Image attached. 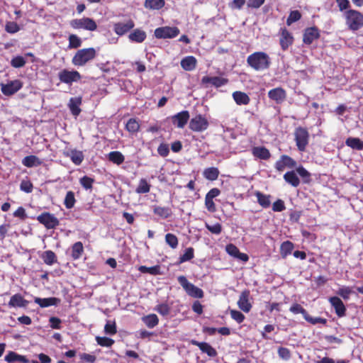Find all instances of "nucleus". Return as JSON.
Listing matches in <instances>:
<instances>
[{
    "label": "nucleus",
    "instance_id": "f257e3e1",
    "mask_svg": "<svg viewBox=\"0 0 363 363\" xmlns=\"http://www.w3.org/2000/svg\"><path fill=\"white\" fill-rule=\"evenodd\" d=\"M249 67L255 71L268 69L271 65V58L269 55L262 51L255 52L247 57Z\"/></svg>",
    "mask_w": 363,
    "mask_h": 363
},
{
    "label": "nucleus",
    "instance_id": "f03ea898",
    "mask_svg": "<svg viewBox=\"0 0 363 363\" xmlns=\"http://www.w3.org/2000/svg\"><path fill=\"white\" fill-rule=\"evenodd\" d=\"M96 57V50L94 48L78 50L72 59V63L77 67L84 66Z\"/></svg>",
    "mask_w": 363,
    "mask_h": 363
},
{
    "label": "nucleus",
    "instance_id": "7ed1b4c3",
    "mask_svg": "<svg viewBox=\"0 0 363 363\" xmlns=\"http://www.w3.org/2000/svg\"><path fill=\"white\" fill-rule=\"evenodd\" d=\"M344 15L346 25L350 30L356 31L363 26V15L359 11L350 9Z\"/></svg>",
    "mask_w": 363,
    "mask_h": 363
},
{
    "label": "nucleus",
    "instance_id": "20e7f679",
    "mask_svg": "<svg viewBox=\"0 0 363 363\" xmlns=\"http://www.w3.org/2000/svg\"><path fill=\"white\" fill-rule=\"evenodd\" d=\"M294 141L300 152H305L309 143L310 134L306 128L298 126L294 132Z\"/></svg>",
    "mask_w": 363,
    "mask_h": 363
},
{
    "label": "nucleus",
    "instance_id": "39448f33",
    "mask_svg": "<svg viewBox=\"0 0 363 363\" xmlns=\"http://www.w3.org/2000/svg\"><path fill=\"white\" fill-rule=\"evenodd\" d=\"M177 280L189 296L198 298L203 297V290L190 283L186 277L181 275L178 277Z\"/></svg>",
    "mask_w": 363,
    "mask_h": 363
},
{
    "label": "nucleus",
    "instance_id": "423d86ee",
    "mask_svg": "<svg viewBox=\"0 0 363 363\" xmlns=\"http://www.w3.org/2000/svg\"><path fill=\"white\" fill-rule=\"evenodd\" d=\"M69 25L74 29H84L89 31H94L97 29L96 21L89 17L72 19L70 21Z\"/></svg>",
    "mask_w": 363,
    "mask_h": 363
},
{
    "label": "nucleus",
    "instance_id": "0eeeda50",
    "mask_svg": "<svg viewBox=\"0 0 363 363\" xmlns=\"http://www.w3.org/2000/svg\"><path fill=\"white\" fill-rule=\"evenodd\" d=\"M37 220L47 229H55L60 225L58 218L49 212H43L38 216Z\"/></svg>",
    "mask_w": 363,
    "mask_h": 363
},
{
    "label": "nucleus",
    "instance_id": "6e6552de",
    "mask_svg": "<svg viewBox=\"0 0 363 363\" xmlns=\"http://www.w3.org/2000/svg\"><path fill=\"white\" fill-rule=\"evenodd\" d=\"M209 125L207 118L201 114L193 117L189 124V128L194 132H203L206 130Z\"/></svg>",
    "mask_w": 363,
    "mask_h": 363
},
{
    "label": "nucleus",
    "instance_id": "1a4fd4ad",
    "mask_svg": "<svg viewBox=\"0 0 363 363\" xmlns=\"http://www.w3.org/2000/svg\"><path fill=\"white\" fill-rule=\"evenodd\" d=\"M179 29L177 27L164 26L155 30V36L158 39L173 38L179 34Z\"/></svg>",
    "mask_w": 363,
    "mask_h": 363
},
{
    "label": "nucleus",
    "instance_id": "9d476101",
    "mask_svg": "<svg viewBox=\"0 0 363 363\" xmlns=\"http://www.w3.org/2000/svg\"><path fill=\"white\" fill-rule=\"evenodd\" d=\"M58 78L62 83L72 84L74 82L79 81L82 77L78 71H69L67 69H64L58 73Z\"/></svg>",
    "mask_w": 363,
    "mask_h": 363
},
{
    "label": "nucleus",
    "instance_id": "9b49d317",
    "mask_svg": "<svg viewBox=\"0 0 363 363\" xmlns=\"http://www.w3.org/2000/svg\"><path fill=\"white\" fill-rule=\"evenodd\" d=\"M23 86L19 79L9 82L7 84H1V91L5 96H11L18 91Z\"/></svg>",
    "mask_w": 363,
    "mask_h": 363
},
{
    "label": "nucleus",
    "instance_id": "f8f14e48",
    "mask_svg": "<svg viewBox=\"0 0 363 363\" xmlns=\"http://www.w3.org/2000/svg\"><path fill=\"white\" fill-rule=\"evenodd\" d=\"M190 115L188 111H182L172 116L169 118L172 123L179 128H184L189 121Z\"/></svg>",
    "mask_w": 363,
    "mask_h": 363
},
{
    "label": "nucleus",
    "instance_id": "ddd939ff",
    "mask_svg": "<svg viewBox=\"0 0 363 363\" xmlns=\"http://www.w3.org/2000/svg\"><path fill=\"white\" fill-rule=\"evenodd\" d=\"M320 36V30L316 26L309 27L304 30L303 42L306 45H311Z\"/></svg>",
    "mask_w": 363,
    "mask_h": 363
},
{
    "label": "nucleus",
    "instance_id": "4468645a",
    "mask_svg": "<svg viewBox=\"0 0 363 363\" xmlns=\"http://www.w3.org/2000/svg\"><path fill=\"white\" fill-rule=\"evenodd\" d=\"M250 296V291L249 289L243 290L238 301V306L240 310L245 313H248L252 308V304L250 303L249 298Z\"/></svg>",
    "mask_w": 363,
    "mask_h": 363
},
{
    "label": "nucleus",
    "instance_id": "2eb2a0df",
    "mask_svg": "<svg viewBox=\"0 0 363 363\" xmlns=\"http://www.w3.org/2000/svg\"><path fill=\"white\" fill-rule=\"evenodd\" d=\"M328 301L334 308L336 315L339 318L345 316L347 309L340 298L337 296H332L329 298Z\"/></svg>",
    "mask_w": 363,
    "mask_h": 363
},
{
    "label": "nucleus",
    "instance_id": "dca6fc26",
    "mask_svg": "<svg viewBox=\"0 0 363 363\" xmlns=\"http://www.w3.org/2000/svg\"><path fill=\"white\" fill-rule=\"evenodd\" d=\"M135 26V23L132 19H129L125 23L118 22L113 25V30L118 35H123L133 29Z\"/></svg>",
    "mask_w": 363,
    "mask_h": 363
},
{
    "label": "nucleus",
    "instance_id": "f3484780",
    "mask_svg": "<svg viewBox=\"0 0 363 363\" xmlns=\"http://www.w3.org/2000/svg\"><path fill=\"white\" fill-rule=\"evenodd\" d=\"M296 166V162L286 155H281L280 159L275 163V168L279 172H282L286 167L289 168H294Z\"/></svg>",
    "mask_w": 363,
    "mask_h": 363
},
{
    "label": "nucleus",
    "instance_id": "a211bd4d",
    "mask_svg": "<svg viewBox=\"0 0 363 363\" xmlns=\"http://www.w3.org/2000/svg\"><path fill=\"white\" fill-rule=\"evenodd\" d=\"M190 343L199 347L203 353L206 354L210 357H215L218 355V352L210 344L205 342H199L196 340H191Z\"/></svg>",
    "mask_w": 363,
    "mask_h": 363
},
{
    "label": "nucleus",
    "instance_id": "6ab92c4d",
    "mask_svg": "<svg viewBox=\"0 0 363 363\" xmlns=\"http://www.w3.org/2000/svg\"><path fill=\"white\" fill-rule=\"evenodd\" d=\"M268 97L279 104L286 99V92L283 88L277 87L269 91Z\"/></svg>",
    "mask_w": 363,
    "mask_h": 363
},
{
    "label": "nucleus",
    "instance_id": "aec40b11",
    "mask_svg": "<svg viewBox=\"0 0 363 363\" xmlns=\"http://www.w3.org/2000/svg\"><path fill=\"white\" fill-rule=\"evenodd\" d=\"M28 303L29 301L25 299L21 294H16L11 297L8 306L10 308H26Z\"/></svg>",
    "mask_w": 363,
    "mask_h": 363
},
{
    "label": "nucleus",
    "instance_id": "412c9836",
    "mask_svg": "<svg viewBox=\"0 0 363 363\" xmlns=\"http://www.w3.org/2000/svg\"><path fill=\"white\" fill-rule=\"evenodd\" d=\"M201 83L203 84H211L213 86L218 88L227 84L228 83V79L227 78L220 77L204 76L201 79Z\"/></svg>",
    "mask_w": 363,
    "mask_h": 363
},
{
    "label": "nucleus",
    "instance_id": "4be33fe9",
    "mask_svg": "<svg viewBox=\"0 0 363 363\" xmlns=\"http://www.w3.org/2000/svg\"><path fill=\"white\" fill-rule=\"evenodd\" d=\"M294 42V38L290 32L286 28H282L281 30V36L279 39V43L283 50H286L289 47L292 45Z\"/></svg>",
    "mask_w": 363,
    "mask_h": 363
},
{
    "label": "nucleus",
    "instance_id": "5701e85b",
    "mask_svg": "<svg viewBox=\"0 0 363 363\" xmlns=\"http://www.w3.org/2000/svg\"><path fill=\"white\" fill-rule=\"evenodd\" d=\"M63 155L69 157L75 165H80L84 159L82 151L76 149L65 151Z\"/></svg>",
    "mask_w": 363,
    "mask_h": 363
},
{
    "label": "nucleus",
    "instance_id": "b1692460",
    "mask_svg": "<svg viewBox=\"0 0 363 363\" xmlns=\"http://www.w3.org/2000/svg\"><path fill=\"white\" fill-rule=\"evenodd\" d=\"M252 154L255 158L263 160H268L272 156L269 150L264 146L253 147Z\"/></svg>",
    "mask_w": 363,
    "mask_h": 363
},
{
    "label": "nucleus",
    "instance_id": "393cba45",
    "mask_svg": "<svg viewBox=\"0 0 363 363\" xmlns=\"http://www.w3.org/2000/svg\"><path fill=\"white\" fill-rule=\"evenodd\" d=\"M35 303L38 304L41 308H47L52 306H57L60 303V299L56 297L39 298H34Z\"/></svg>",
    "mask_w": 363,
    "mask_h": 363
},
{
    "label": "nucleus",
    "instance_id": "a878e982",
    "mask_svg": "<svg viewBox=\"0 0 363 363\" xmlns=\"http://www.w3.org/2000/svg\"><path fill=\"white\" fill-rule=\"evenodd\" d=\"M82 97H72L69 99L68 103V107L70 110L71 113L74 116H78L82 110L79 108V106L82 104Z\"/></svg>",
    "mask_w": 363,
    "mask_h": 363
},
{
    "label": "nucleus",
    "instance_id": "bb28decb",
    "mask_svg": "<svg viewBox=\"0 0 363 363\" xmlns=\"http://www.w3.org/2000/svg\"><path fill=\"white\" fill-rule=\"evenodd\" d=\"M153 213L162 219H167L172 215V209L168 206H153Z\"/></svg>",
    "mask_w": 363,
    "mask_h": 363
},
{
    "label": "nucleus",
    "instance_id": "cd10ccee",
    "mask_svg": "<svg viewBox=\"0 0 363 363\" xmlns=\"http://www.w3.org/2000/svg\"><path fill=\"white\" fill-rule=\"evenodd\" d=\"M197 65V60L194 56H186L181 60V67L185 71L194 70Z\"/></svg>",
    "mask_w": 363,
    "mask_h": 363
},
{
    "label": "nucleus",
    "instance_id": "c85d7f7f",
    "mask_svg": "<svg viewBox=\"0 0 363 363\" xmlns=\"http://www.w3.org/2000/svg\"><path fill=\"white\" fill-rule=\"evenodd\" d=\"M255 196L257 197V203L263 208H267L271 205V195L264 194L259 191L255 192Z\"/></svg>",
    "mask_w": 363,
    "mask_h": 363
},
{
    "label": "nucleus",
    "instance_id": "c756f323",
    "mask_svg": "<svg viewBox=\"0 0 363 363\" xmlns=\"http://www.w3.org/2000/svg\"><path fill=\"white\" fill-rule=\"evenodd\" d=\"M233 98L239 106L247 105L250 101L249 96L246 93L240 91H234L233 93Z\"/></svg>",
    "mask_w": 363,
    "mask_h": 363
},
{
    "label": "nucleus",
    "instance_id": "7c9ffc66",
    "mask_svg": "<svg viewBox=\"0 0 363 363\" xmlns=\"http://www.w3.org/2000/svg\"><path fill=\"white\" fill-rule=\"evenodd\" d=\"M4 359L9 363H13L16 362H21L23 363H28V359L23 355L17 354L15 352L9 351L5 356Z\"/></svg>",
    "mask_w": 363,
    "mask_h": 363
},
{
    "label": "nucleus",
    "instance_id": "2f4dec72",
    "mask_svg": "<svg viewBox=\"0 0 363 363\" xmlns=\"http://www.w3.org/2000/svg\"><path fill=\"white\" fill-rule=\"evenodd\" d=\"M147 37L146 33L139 28L135 29L130 35L128 38L130 41L140 43H143Z\"/></svg>",
    "mask_w": 363,
    "mask_h": 363
},
{
    "label": "nucleus",
    "instance_id": "473e14b6",
    "mask_svg": "<svg viewBox=\"0 0 363 363\" xmlns=\"http://www.w3.org/2000/svg\"><path fill=\"white\" fill-rule=\"evenodd\" d=\"M43 162L35 155H28L22 160V164L26 167L30 168L41 165Z\"/></svg>",
    "mask_w": 363,
    "mask_h": 363
},
{
    "label": "nucleus",
    "instance_id": "72a5a7b5",
    "mask_svg": "<svg viewBox=\"0 0 363 363\" xmlns=\"http://www.w3.org/2000/svg\"><path fill=\"white\" fill-rule=\"evenodd\" d=\"M84 252V246L82 242L74 243L71 247V256L74 260L79 259Z\"/></svg>",
    "mask_w": 363,
    "mask_h": 363
},
{
    "label": "nucleus",
    "instance_id": "f704fd0d",
    "mask_svg": "<svg viewBox=\"0 0 363 363\" xmlns=\"http://www.w3.org/2000/svg\"><path fill=\"white\" fill-rule=\"evenodd\" d=\"M284 179L286 182L294 187H297L300 184V179L294 171H289L284 174Z\"/></svg>",
    "mask_w": 363,
    "mask_h": 363
},
{
    "label": "nucleus",
    "instance_id": "c9c22d12",
    "mask_svg": "<svg viewBox=\"0 0 363 363\" xmlns=\"http://www.w3.org/2000/svg\"><path fill=\"white\" fill-rule=\"evenodd\" d=\"M294 248V245L292 242L286 240L283 242L280 245V255L283 259H285L288 255H291Z\"/></svg>",
    "mask_w": 363,
    "mask_h": 363
},
{
    "label": "nucleus",
    "instance_id": "e433bc0d",
    "mask_svg": "<svg viewBox=\"0 0 363 363\" xmlns=\"http://www.w3.org/2000/svg\"><path fill=\"white\" fill-rule=\"evenodd\" d=\"M142 321L149 328H153L159 323V318L156 314L152 313L142 317Z\"/></svg>",
    "mask_w": 363,
    "mask_h": 363
},
{
    "label": "nucleus",
    "instance_id": "4c0bfd02",
    "mask_svg": "<svg viewBox=\"0 0 363 363\" xmlns=\"http://www.w3.org/2000/svg\"><path fill=\"white\" fill-rule=\"evenodd\" d=\"M345 144L347 146L356 150H363V141L358 138L350 137L346 139Z\"/></svg>",
    "mask_w": 363,
    "mask_h": 363
},
{
    "label": "nucleus",
    "instance_id": "58836bf2",
    "mask_svg": "<svg viewBox=\"0 0 363 363\" xmlns=\"http://www.w3.org/2000/svg\"><path fill=\"white\" fill-rule=\"evenodd\" d=\"M41 258L43 262L48 265H52L53 264L57 262V256L54 252L52 250H46L45 251L42 255Z\"/></svg>",
    "mask_w": 363,
    "mask_h": 363
},
{
    "label": "nucleus",
    "instance_id": "ea45409f",
    "mask_svg": "<svg viewBox=\"0 0 363 363\" xmlns=\"http://www.w3.org/2000/svg\"><path fill=\"white\" fill-rule=\"evenodd\" d=\"M125 128L130 133L135 134L139 131L140 125L135 118H131L127 121Z\"/></svg>",
    "mask_w": 363,
    "mask_h": 363
},
{
    "label": "nucleus",
    "instance_id": "a19ab883",
    "mask_svg": "<svg viewBox=\"0 0 363 363\" xmlns=\"http://www.w3.org/2000/svg\"><path fill=\"white\" fill-rule=\"evenodd\" d=\"M220 172L217 167H208L204 169L203 177L210 181H215L218 178Z\"/></svg>",
    "mask_w": 363,
    "mask_h": 363
},
{
    "label": "nucleus",
    "instance_id": "79ce46f5",
    "mask_svg": "<svg viewBox=\"0 0 363 363\" xmlns=\"http://www.w3.org/2000/svg\"><path fill=\"white\" fill-rule=\"evenodd\" d=\"M108 160L117 165H120L123 163L125 157L119 151H112L108 154Z\"/></svg>",
    "mask_w": 363,
    "mask_h": 363
},
{
    "label": "nucleus",
    "instance_id": "37998d69",
    "mask_svg": "<svg viewBox=\"0 0 363 363\" xmlns=\"http://www.w3.org/2000/svg\"><path fill=\"white\" fill-rule=\"evenodd\" d=\"M164 0H146L145 7L153 10H159L164 6Z\"/></svg>",
    "mask_w": 363,
    "mask_h": 363
},
{
    "label": "nucleus",
    "instance_id": "c03bdc74",
    "mask_svg": "<svg viewBox=\"0 0 363 363\" xmlns=\"http://www.w3.org/2000/svg\"><path fill=\"white\" fill-rule=\"evenodd\" d=\"M151 185L147 182L145 179H141L139 181L138 185L135 189L137 194H147L150 191Z\"/></svg>",
    "mask_w": 363,
    "mask_h": 363
},
{
    "label": "nucleus",
    "instance_id": "a18cd8bd",
    "mask_svg": "<svg viewBox=\"0 0 363 363\" xmlns=\"http://www.w3.org/2000/svg\"><path fill=\"white\" fill-rule=\"evenodd\" d=\"M138 270L143 274H150L152 275H157L160 274V267L155 265L153 267L140 266Z\"/></svg>",
    "mask_w": 363,
    "mask_h": 363
},
{
    "label": "nucleus",
    "instance_id": "49530a36",
    "mask_svg": "<svg viewBox=\"0 0 363 363\" xmlns=\"http://www.w3.org/2000/svg\"><path fill=\"white\" fill-rule=\"evenodd\" d=\"M194 257V250L193 247H190L185 250L184 253L181 255L179 258V264H182L183 262L189 261L192 259Z\"/></svg>",
    "mask_w": 363,
    "mask_h": 363
},
{
    "label": "nucleus",
    "instance_id": "de8ad7c7",
    "mask_svg": "<svg viewBox=\"0 0 363 363\" xmlns=\"http://www.w3.org/2000/svg\"><path fill=\"white\" fill-rule=\"evenodd\" d=\"M76 202V199L74 197V194L72 191H69L67 192L65 201H64V205L67 209H70L74 207Z\"/></svg>",
    "mask_w": 363,
    "mask_h": 363
},
{
    "label": "nucleus",
    "instance_id": "09e8293b",
    "mask_svg": "<svg viewBox=\"0 0 363 363\" xmlns=\"http://www.w3.org/2000/svg\"><path fill=\"white\" fill-rule=\"evenodd\" d=\"M165 242L172 249L177 248L179 244L177 237L172 233H167L165 235Z\"/></svg>",
    "mask_w": 363,
    "mask_h": 363
},
{
    "label": "nucleus",
    "instance_id": "8fccbe9b",
    "mask_svg": "<svg viewBox=\"0 0 363 363\" xmlns=\"http://www.w3.org/2000/svg\"><path fill=\"white\" fill-rule=\"evenodd\" d=\"M289 311L294 314L301 313L304 319H306V316L308 314L306 310L303 307H302L299 303H294L290 307Z\"/></svg>",
    "mask_w": 363,
    "mask_h": 363
},
{
    "label": "nucleus",
    "instance_id": "3c124183",
    "mask_svg": "<svg viewBox=\"0 0 363 363\" xmlns=\"http://www.w3.org/2000/svg\"><path fill=\"white\" fill-rule=\"evenodd\" d=\"M20 189L27 194L31 193L33 190V184L30 180L26 177V179H23L21 181L20 184Z\"/></svg>",
    "mask_w": 363,
    "mask_h": 363
},
{
    "label": "nucleus",
    "instance_id": "603ef678",
    "mask_svg": "<svg viewBox=\"0 0 363 363\" xmlns=\"http://www.w3.org/2000/svg\"><path fill=\"white\" fill-rule=\"evenodd\" d=\"M69 48H78L82 45V41L77 35L71 34L69 36Z\"/></svg>",
    "mask_w": 363,
    "mask_h": 363
},
{
    "label": "nucleus",
    "instance_id": "864d4df0",
    "mask_svg": "<svg viewBox=\"0 0 363 363\" xmlns=\"http://www.w3.org/2000/svg\"><path fill=\"white\" fill-rule=\"evenodd\" d=\"M94 182V179L91 178L88 176H84L79 179L80 184L86 190L91 189Z\"/></svg>",
    "mask_w": 363,
    "mask_h": 363
},
{
    "label": "nucleus",
    "instance_id": "5fc2aeb1",
    "mask_svg": "<svg viewBox=\"0 0 363 363\" xmlns=\"http://www.w3.org/2000/svg\"><path fill=\"white\" fill-rule=\"evenodd\" d=\"M296 172L303 179L304 183L308 184L311 182V174L303 166L297 167Z\"/></svg>",
    "mask_w": 363,
    "mask_h": 363
},
{
    "label": "nucleus",
    "instance_id": "6e6d98bb",
    "mask_svg": "<svg viewBox=\"0 0 363 363\" xmlns=\"http://www.w3.org/2000/svg\"><path fill=\"white\" fill-rule=\"evenodd\" d=\"M336 293L343 299L348 300L350 298V295L352 294V290L350 286H344L340 288Z\"/></svg>",
    "mask_w": 363,
    "mask_h": 363
},
{
    "label": "nucleus",
    "instance_id": "4d7b16f0",
    "mask_svg": "<svg viewBox=\"0 0 363 363\" xmlns=\"http://www.w3.org/2000/svg\"><path fill=\"white\" fill-rule=\"evenodd\" d=\"M301 18V13L299 11L295 10L290 12L287 19L286 24L288 26L291 25L293 23L299 21Z\"/></svg>",
    "mask_w": 363,
    "mask_h": 363
},
{
    "label": "nucleus",
    "instance_id": "13d9d810",
    "mask_svg": "<svg viewBox=\"0 0 363 363\" xmlns=\"http://www.w3.org/2000/svg\"><path fill=\"white\" fill-rule=\"evenodd\" d=\"M26 63L25 58L23 56H16L11 60V65L14 68L23 67Z\"/></svg>",
    "mask_w": 363,
    "mask_h": 363
},
{
    "label": "nucleus",
    "instance_id": "bf43d9fd",
    "mask_svg": "<svg viewBox=\"0 0 363 363\" xmlns=\"http://www.w3.org/2000/svg\"><path fill=\"white\" fill-rule=\"evenodd\" d=\"M277 353H278L279 358H281V359H284L285 361L290 359L291 357V351L286 347H279L278 350H277Z\"/></svg>",
    "mask_w": 363,
    "mask_h": 363
},
{
    "label": "nucleus",
    "instance_id": "052dcab7",
    "mask_svg": "<svg viewBox=\"0 0 363 363\" xmlns=\"http://www.w3.org/2000/svg\"><path fill=\"white\" fill-rule=\"evenodd\" d=\"M96 340L97 343L102 347H109L114 343V340L113 339L107 337H96Z\"/></svg>",
    "mask_w": 363,
    "mask_h": 363
},
{
    "label": "nucleus",
    "instance_id": "680f3d73",
    "mask_svg": "<svg viewBox=\"0 0 363 363\" xmlns=\"http://www.w3.org/2000/svg\"><path fill=\"white\" fill-rule=\"evenodd\" d=\"M155 311H156L160 315L165 316L169 315L170 313V307L167 303H160L155 308Z\"/></svg>",
    "mask_w": 363,
    "mask_h": 363
},
{
    "label": "nucleus",
    "instance_id": "e2e57ef3",
    "mask_svg": "<svg viewBox=\"0 0 363 363\" xmlns=\"http://www.w3.org/2000/svg\"><path fill=\"white\" fill-rule=\"evenodd\" d=\"M205 227L209 230L211 233L215 235H219L222 231V225L219 223H216V224L211 225L208 223H205Z\"/></svg>",
    "mask_w": 363,
    "mask_h": 363
},
{
    "label": "nucleus",
    "instance_id": "0e129e2a",
    "mask_svg": "<svg viewBox=\"0 0 363 363\" xmlns=\"http://www.w3.org/2000/svg\"><path fill=\"white\" fill-rule=\"evenodd\" d=\"M104 332L111 335H115L117 333L116 323L108 321L104 326Z\"/></svg>",
    "mask_w": 363,
    "mask_h": 363
},
{
    "label": "nucleus",
    "instance_id": "69168bd1",
    "mask_svg": "<svg viewBox=\"0 0 363 363\" xmlns=\"http://www.w3.org/2000/svg\"><path fill=\"white\" fill-rule=\"evenodd\" d=\"M305 320L313 325L318 323L325 325L327 323V319L320 317L313 318L311 317L309 314H308Z\"/></svg>",
    "mask_w": 363,
    "mask_h": 363
},
{
    "label": "nucleus",
    "instance_id": "338daca9",
    "mask_svg": "<svg viewBox=\"0 0 363 363\" xmlns=\"http://www.w3.org/2000/svg\"><path fill=\"white\" fill-rule=\"evenodd\" d=\"M5 30L9 33H16L20 30V28L17 23L10 21L6 23Z\"/></svg>",
    "mask_w": 363,
    "mask_h": 363
},
{
    "label": "nucleus",
    "instance_id": "774afa93",
    "mask_svg": "<svg viewBox=\"0 0 363 363\" xmlns=\"http://www.w3.org/2000/svg\"><path fill=\"white\" fill-rule=\"evenodd\" d=\"M230 315L231 318L233 320H235L238 323H242L245 318V315L240 311L237 310H231Z\"/></svg>",
    "mask_w": 363,
    "mask_h": 363
}]
</instances>
